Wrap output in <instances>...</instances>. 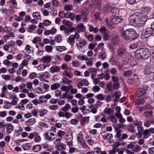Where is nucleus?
Instances as JSON below:
<instances>
[{
    "label": "nucleus",
    "instance_id": "1",
    "mask_svg": "<svg viewBox=\"0 0 154 154\" xmlns=\"http://www.w3.org/2000/svg\"><path fill=\"white\" fill-rule=\"evenodd\" d=\"M138 36L139 34L136 32L134 29H129L123 32L122 37L123 39L128 41L134 40Z\"/></svg>",
    "mask_w": 154,
    "mask_h": 154
},
{
    "label": "nucleus",
    "instance_id": "2",
    "mask_svg": "<svg viewBox=\"0 0 154 154\" xmlns=\"http://www.w3.org/2000/svg\"><path fill=\"white\" fill-rule=\"evenodd\" d=\"M135 56L138 59H146L150 57V52L147 48H140L135 52Z\"/></svg>",
    "mask_w": 154,
    "mask_h": 154
},
{
    "label": "nucleus",
    "instance_id": "3",
    "mask_svg": "<svg viewBox=\"0 0 154 154\" xmlns=\"http://www.w3.org/2000/svg\"><path fill=\"white\" fill-rule=\"evenodd\" d=\"M122 20L121 18L117 16H112L111 17L110 23L107 20H106V25L108 27L111 29L114 27L113 24H117L120 23Z\"/></svg>",
    "mask_w": 154,
    "mask_h": 154
},
{
    "label": "nucleus",
    "instance_id": "4",
    "mask_svg": "<svg viewBox=\"0 0 154 154\" xmlns=\"http://www.w3.org/2000/svg\"><path fill=\"white\" fill-rule=\"evenodd\" d=\"M138 13H136L132 14L129 18V21L130 23L137 28H140V24H139Z\"/></svg>",
    "mask_w": 154,
    "mask_h": 154
},
{
    "label": "nucleus",
    "instance_id": "5",
    "mask_svg": "<svg viewBox=\"0 0 154 154\" xmlns=\"http://www.w3.org/2000/svg\"><path fill=\"white\" fill-rule=\"evenodd\" d=\"M139 24H140V28H137V30H138V32H141L143 30V26L145 23L147 19L146 16L142 13H138Z\"/></svg>",
    "mask_w": 154,
    "mask_h": 154
},
{
    "label": "nucleus",
    "instance_id": "6",
    "mask_svg": "<svg viewBox=\"0 0 154 154\" xmlns=\"http://www.w3.org/2000/svg\"><path fill=\"white\" fill-rule=\"evenodd\" d=\"M99 31L103 37L104 41L108 40L109 38V35L108 30L106 27L102 26L100 29Z\"/></svg>",
    "mask_w": 154,
    "mask_h": 154
},
{
    "label": "nucleus",
    "instance_id": "7",
    "mask_svg": "<svg viewBox=\"0 0 154 154\" xmlns=\"http://www.w3.org/2000/svg\"><path fill=\"white\" fill-rule=\"evenodd\" d=\"M79 35L77 32L74 34V35H69L67 39V42L71 45H73L75 43V39L76 40V41L79 38Z\"/></svg>",
    "mask_w": 154,
    "mask_h": 154
},
{
    "label": "nucleus",
    "instance_id": "8",
    "mask_svg": "<svg viewBox=\"0 0 154 154\" xmlns=\"http://www.w3.org/2000/svg\"><path fill=\"white\" fill-rule=\"evenodd\" d=\"M117 54L119 57L123 58L125 57L129 54L128 52L124 47L119 48L117 50Z\"/></svg>",
    "mask_w": 154,
    "mask_h": 154
},
{
    "label": "nucleus",
    "instance_id": "9",
    "mask_svg": "<svg viewBox=\"0 0 154 154\" xmlns=\"http://www.w3.org/2000/svg\"><path fill=\"white\" fill-rule=\"evenodd\" d=\"M147 85H145L143 86V88H138L137 91V93L138 94V96L140 97L146 93V91L148 88Z\"/></svg>",
    "mask_w": 154,
    "mask_h": 154
},
{
    "label": "nucleus",
    "instance_id": "10",
    "mask_svg": "<svg viewBox=\"0 0 154 154\" xmlns=\"http://www.w3.org/2000/svg\"><path fill=\"white\" fill-rule=\"evenodd\" d=\"M154 72V67L152 66H146L144 69V73L146 75H149Z\"/></svg>",
    "mask_w": 154,
    "mask_h": 154
},
{
    "label": "nucleus",
    "instance_id": "11",
    "mask_svg": "<svg viewBox=\"0 0 154 154\" xmlns=\"http://www.w3.org/2000/svg\"><path fill=\"white\" fill-rule=\"evenodd\" d=\"M128 82L131 85H134L137 86L140 84L139 79L138 77L134 76L133 79H129Z\"/></svg>",
    "mask_w": 154,
    "mask_h": 154
},
{
    "label": "nucleus",
    "instance_id": "12",
    "mask_svg": "<svg viewBox=\"0 0 154 154\" xmlns=\"http://www.w3.org/2000/svg\"><path fill=\"white\" fill-rule=\"evenodd\" d=\"M87 43V41L83 39H78L76 41V45L78 47L82 48V46H85Z\"/></svg>",
    "mask_w": 154,
    "mask_h": 154
},
{
    "label": "nucleus",
    "instance_id": "13",
    "mask_svg": "<svg viewBox=\"0 0 154 154\" xmlns=\"http://www.w3.org/2000/svg\"><path fill=\"white\" fill-rule=\"evenodd\" d=\"M121 96V93L119 91H117L114 93L112 97H114L113 99V100L115 102H117L119 101V99Z\"/></svg>",
    "mask_w": 154,
    "mask_h": 154
},
{
    "label": "nucleus",
    "instance_id": "14",
    "mask_svg": "<svg viewBox=\"0 0 154 154\" xmlns=\"http://www.w3.org/2000/svg\"><path fill=\"white\" fill-rule=\"evenodd\" d=\"M112 6L109 4H106L103 7V12L105 14H108L110 12Z\"/></svg>",
    "mask_w": 154,
    "mask_h": 154
},
{
    "label": "nucleus",
    "instance_id": "15",
    "mask_svg": "<svg viewBox=\"0 0 154 154\" xmlns=\"http://www.w3.org/2000/svg\"><path fill=\"white\" fill-rule=\"evenodd\" d=\"M103 112L105 115L108 116H110L113 114L114 112V110L111 108H106L104 109L103 111Z\"/></svg>",
    "mask_w": 154,
    "mask_h": 154
},
{
    "label": "nucleus",
    "instance_id": "16",
    "mask_svg": "<svg viewBox=\"0 0 154 154\" xmlns=\"http://www.w3.org/2000/svg\"><path fill=\"white\" fill-rule=\"evenodd\" d=\"M61 70L60 66L56 65H54L51 67L50 68V72L51 73H57L60 72Z\"/></svg>",
    "mask_w": 154,
    "mask_h": 154
},
{
    "label": "nucleus",
    "instance_id": "17",
    "mask_svg": "<svg viewBox=\"0 0 154 154\" xmlns=\"http://www.w3.org/2000/svg\"><path fill=\"white\" fill-rule=\"evenodd\" d=\"M61 84L69 85V84H73V82L72 80H69L66 77L63 78L62 81L60 82Z\"/></svg>",
    "mask_w": 154,
    "mask_h": 154
},
{
    "label": "nucleus",
    "instance_id": "18",
    "mask_svg": "<svg viewBox=\"0 0 154 154\" xmlns=\"http://www.w3.org/2000/svg\"><path fill=\"white\" fill-rule=\"evenodd\" d=\"M107 119L112 123L114 124H116L117 122V118L113 114L110 116H107Z\"/></svg>",
    "mask_w": 154,
    "mask_h": 154
},
{
    "label": "nucleus",
    "instance_id": "19",
    "mask_svg": "<svg viewBox=\"0 0 154 154\" xmlns=\"http://www.w3.org/2000/svg\"><path fill=\"white\" fill-rule=\"evenodd\" d=\"M6 132L8 134H10L14 130V126L12 125L9 123H8L6 125Z\"/></svg>",
    "mask_w": 154,
    "mask_h": 154
},
{
    "label": "nucleus",
    "instance_id": "20",
    "mask_svg": "<svg viewBox=\"0 0 154 154\" xmlns=\"http://www.w3.org/2000/svg\"><path fill=\"white\" fill-rule=\"evenodd\" d=\"M152 106L149 104L144 106L139 109V111L141 112L142 111H145L149 110V111L152 110Z\"/></svg>",
    "mask_w": 154,
    "mask_h": 154
},
{
    "label": "nucleus",
    "instance_id": "21",
    "mask_svg": "<svg viewBox=\"0 0 154 154\" xmlns=\"http://www.w3.org/2000/svg\"><path fill=\"white\" fill-rule=\"evenodd\" d=\"M51 60V56L44 57L42 58L41 60L43 63H48L50 62Z\"/></svg>",
    "mask_w": 154,
    "mask_h": 154
},
{
    "label": "nucleus",
    "instance_id": "22",
    "mask_svg": "<svg viewBox=\"0 0 154 154\" xmlns=\"http://www.w3.org/2000/svg\"><path fill=\"white\" fill-rule=\"evenodd\" d=\"M144 116L148 119H150L153 117L152 111H146L144 113Z\"/></svg>",
    "mask_w": 154,
    "mask_h": 154
},
{
    "label": "nucleus",
    "instance_id": "23",
    "mask_svg": "<svg viewBox=\"0 0 154 154\" xmlns=\"http://www.w3.org/2000/svg\"><path fill=\"white\" fill-rule=\"evenodd\" d=\"M138 131V133L137 135V137L138 138L141 137L142 135V132L143 131V128L142 126H139L137 127Z\"/></svg>",
    "mask_w": 154,
    "mask_h": 154
},
{
    "label": "nucleus",
    "instance_id": "24",
    "mask_svg": "<svg viewBox=\"0 0 154 154\" xmlns=\"http://www.w3.org/2000/svg\"><path fill=\"white\" fill-rule=\"evenodd\" d=\"M36 122L35 119L34 118H31L27 120L25 124L27 126H31L34 124Z\"/></svg>",
    "mask_w": 154,
    "mask_h": 154
},
{
    "label": "nucleus",
    "instance_id": "25",
    "mask_svg": "<svg viewBox=\"0 0 154 154\" xmlns=\"http://www.w3.org/2000/svg\"><path fill=\"white\" fill-rule=\"evenodd\" d=\"M119 11V10L118 8L114 7H112L110 13L112 14V16H115V15L118 14Z\"/></svg>",
    "mask_w": 154,
    "mask_h": 154
},
{
    "label": "nucleus",
    "instance_id": "26",
    "mask_svg": "<svg viewBox=\"0 0 154 154\" xmlns=\"http://www.w3.org/2000/svg\"><path fill=\"white\" fill-rule=\"evenodd\" d=\"M112 43L115 45L118 44L119 41V37L117 36H114L112 37L111 39Z\"/></svg>",
    "mask_w": 154,
    "mask_h": 154
},
{
    "label": "nucleus",
    "instance_id": "27",
    "mask_svg": "<svg viewBox=\"0 0 154 154\" xmlns=\"http://www.w3.org/2000/svg\"><path fill=\"white\" fill-rule=\"evenodd\" d=\"M58 148V150H62L66 149V145L63 144L62 143H57L55 146Z\"/></svg>",
    "mask_w": 154,
    "mask_h": 154
},
{
    "label": "nucleus",
    "instance_id": "28",
    "mask_svg": "<svg viewBox=\"0 0 154 154\" xmlns=\"http://www.w3.org/2000/svg\"><path fill=\"white\" fill-rule=\"evenodd\" d=\"M76 28L77 29H80V30L82 32H85V27L82 23H78L76 27Z\"/></svg>",
    "mask_w": 154,
    "mask_h": 154
},
{
    "label": "nucleus",
    "instance_id": "29",
    "mask_svg": "<svg viewBox=\"0 0 154 154\" xmlns=\"http://www.w3.org/2000/svg\"><path fill=\"white\" fill-rule=\"evenodd\" d=\"M98 57L101 60H104L106 57V53L103 50L101 51L99 53Z\"/></svg>",
    "mask_w": 154,
    "mask_h": 154
},
{
    "label": "nucleus",
    "instance_id": "30",
    "mask_svg": "<svg viewBox=\"0 0 154 154\" xmlns=\"http://www.w3.org/2000/svg\"><path fill=\"white\" fill-rule=\"evenodd\" d=\"M86 65L88 67H91L92 66L93 63V61L91 58H88L87 57L85 60Z\"/></svg>",
    "mask_w": 154,
    "mask_h": 154
},
{
    "label": "nucleus",
    "instance_id": "31",
    "mask_svg": "<svg viewBox=\"0 0 154 154\" xmlns=\"http://www.w3.org/2000/svg\"><path fill=\"white\" fill-rule=\"evenodd\" d=\"M145 32L147 33L152 34H154V30L152 28V23L151 24V27L146 28L145 30Z\"/></svg>",
    "mask_w": 154,
    "mask_h": 154
},
{
    "label": "nucleus",
    "instance_id": "32",
    "mask_svg": "<svg viewBox=\"0 0 154 154\" xmlns=\"http://www.w3.org/2000/svg\"><path fill=\"white\" fill-rule=\"evenodd\" d=\"M70 108L71 106L70 105L67 103L65 105L64 107L62 108L61 110L64 112H66L68 111Z\"/></svg>",
    "mask_w": 154,
    "mask_h": 154
},
{
    "label": "nucleus",
    "instance_id": "33",
    "mask_svg": "<svg viewBox=\"0 0 154 154\" xmlns=\"http://www.w3.org/2000/svg\"><path fill=\"white\" fill-rule=\"evenodd\" d=\"M86 140L88 143L90 145H92L94 143V141L92 139L91 137L89 135L86 136Z\"/></svg>",
    "mask_w": 154,
    "mask_h": 154
},
{
    "label": "nucleus",
    "instance_id": "34",
    "mask_svg": "<svg viewBox=\"0 0 154 154\" xmlns=\"http://www.w3.org/2000/svg\"><path fill=\"white\" fill-rule=\"evenodd\" d=\"M112 137V134L110 133L105 134L103 135V138L104 140H110Z\"/></svg>",
    "mask_w": 154,
    "mask_h": 154
},
{
    "label": "nucleus",
    "instance_id": "35",
    "mask_svg": "<svg viewBox=\"0 0 154 154\" xmlns=\"http://www.w3.org/2000/svg\"><path fill=\"white\" fill-rule=\"evenodd\" d=\"M63 75L69 79L71 78L73 75L72 74L71 72H68L66 70L64 71L63 73Z\"/></svg>",
    "mask_w": 154,
    "mask_h": 154
},
{
    "label": "nucleus",
    "instance_id": "36",
    "mask_svg": "<svg viewBox=\"0 0 154 154\" xmlns=\"http://www.w3.org/2000/svg\"><path fill=\"white\" fill-rule=\"evenodd\" d=\"M12 100L10 103L12 105H15L17 103V101H18V99L16 96H14L13 97L11 98Z\"/></svg>",
    "mask_w": 154,
    "mask_h": 154
},
{
    "label": "nucleus",
    "instance_id": "37",
    "mask_svg": "<svg viewBox=\"0 0 154 154\" xmlns=\"http://www.w3.org/2000/svg\"><path fill=\"white\" fill-rule=\"evenodd\" d=\"M39 115L40 116H44L47 112L48 111L45 109H42L39 111Z\"/></svg>",
    "mask_w": 154,
    "mask_h": 154
},
{
    "label": "nucleus",
    "instance_id": "38",
    "mask_svg": "<svg viewBox=\"0 0 154 154\" xmlns=\"http://www.w3.org/2000/svg\"><path fill=\"white\" fill-rule=\"evenodd\" d=\"M106 95L103 94H99L96 96L95 98H97L98 100H104L105 99Z\"/></svg>",
    "mask_w": 154,
    "mask_h": 154
},
{
    "label": "nucleus",
    "instance_id": "39",
    "mask_svg": "<svg viewBox=\"0 0 154 154\" xmlns=\"http://www.w3.org/2000/svg\"><path fill=\"white\" fill-rule=\"evenodd\" d=\"M63 11H60L59 13V16L61 18H69V17L68 16V14H69V13H66L64 14H63L64 16H62L61 15V14H63Z\"/></svg>",
    "mask_w": 154,
    "mask_h": 154
},
{
    "label": "nucleus",
    "instance_id": "40",
    "mask_svg": "<svg viewBox=\"0 0 154 154\" xmlns=\"http://www.w3.org/2000/svg\"><path fill=\"white\" fill-rule=\"evenodd\" d=\"M41 149V146L39 145H36L34 146L32 148L33 151L35 152L40 151Z\"/></svg>",
    "mask_w": 154,
    "mask_h": 154
},
{
    "label": "nucleus",
    "instance_id": "41",
    "mask_svg": "<svg viewBox=\"0 0 154 154\" xmlns=\"http://www.w3.org/2000/svg\"><path fill=\"white\" fill-rule=\"evenodd\" d=\"M32 15L33 18L36 19H41L40 13L38 12H35L32 13Z\"/></svg>",
    "mask_w": 154,
    "mask_h": 154
},
{
    "label": "nucleus",
    "instance_id": "42",
    "mask_svg": "<svg viewBox=\"0 0 154 154\" xmlns=\"http://www.w3.org/2000/svg\"><path fill=\"white\" fill-rule=\"evenodd\" d=\"M85 36L89 41H91L94 39V36L92 35H89L88 33H85Z\"/></svg>",
    "mask_w": 154,
    "mask_h": 154
},
{
    "label": "nucleus",
    "instance_id": "43",
    "mask_svg": "<svg viewBox=\"0 0 154 154\" xmlns=\"http://www.w3.org/2000/svg\"><path fill=\"white\" fill-rule=\"evenodd\" d=\"M35 141L36 143L40 142L41 140V138L40 136L38 135V133L37 132L34 138Z\"/></svg>",
    "mask_w": 154,
    "mask_h": 154
},
{
    "label": "nucleus",
    "instance_id": "44",
    "mask_svg": "<svg viewBox=\"0 0 154 154\" xmlns=\"http://www.w3.org/2000/svg\"><path fill=\"white\" fill-rule=\"evenodd\" d=\"M56 49L57 51L62 52L65 51L66 48V47L64 46H58L56 47Z\"/></svg>",
    "mask_w": 154,
    "mask_h": 154
},
{
    "label": "nucleus",
    "instance_id": "45",
    "mask_svg": "<svg viewBox=\"0 0 154 154\" xmlns=\"http://www.w3.org/2000/svg\"><path fill=\"white\" fill-rule=\"evenodd\" d=\"M60 85L58 83H54L51 86V89L52 90H54L59 88L60 86Z\"/></svg>",
    "mask_w": 154,
    "mask_h": 154
},
{
    "label": "nucleus",
    "instance_id": "46",
    "mask_svg": "<svg viewBox=\"0 0 154 154\" xmlns=\"http://www.w3.org/2000/svg\"><path fill=\"white\" fill-rule=\"evenodd\" d=\"M22 147L23 150H28L31 148V145L30 143H26L23 145Z\"/></svg>",
    "mask_w": 154,
    "mask_h": 154
},
{
    "label": "nucleus",
    "instance_id": "47",
    "mask_svg": "<svg viewBox=\"0 0 154 154\" xmlns=\"http://www.w3.org/2000/svg\"><path fill=\"white\" fill-rule=\"evenodd\" d=\"M63 24L68 26H71L72 24V22L66 20H63L62 21Z\"/></svg>",
    "mask_w": 154,
    "mask_h": 154
},
{
    "label": "nucleus",
    "instance_id": "48",
    "mask_svg": "<svg viewBox=\"0 0 154 154\" xmlns=\"http://www.w3.org/2000/svg\"><path fill=\"white\" fill-rule=\"evenodd\" d=\"M4 103L5 104L3 106L4 109H7L11 107V106L10 102L6 101L4 102Z\"/></svg>",
    "mask_w": 154,
    "mask_h": 154
},
{
    "label": "nucleus",
    "instance_id": "49",
    "mask_svg": "<svg viewBox=\"0 0 154 154\" xmlns=\"http://www.w3.org/2000/svg\"><path fill=\"white\" fill-rule=\"evenodd\" d=\"M142 9L143 11L144 12L148 14L150 12L151 8L150 7L146 6L143 7Z\"/></svg>",
    "mask_w": 154,
    "mask_h": 154
},
{
    "label": "nucleus",
    "instance_id": "50",
    "mask_svg": "<svg viewBox=\"0 0 154 154\" xmlns=\"http://www.w3.org/2000/svg\"><path fill=\"white\" fill-rule=\"evenodd\" d=\"M77 138L78 142L84 140L83 138V134L81 131H80L78 134Z\"/></svg>",
    "mask_w": 154,
    "mask_h": 154
},
{
    "label": "nucleus",
    "instance_id": "51",
    "mask_svg": "<svg viewBox=\"0 0 154 154\" xmlns=\"http://www.w3.org/2000/svg\"><path fill=\"white\" fill-rule=\"evenodd\" d=\"M45 137L46 140L50 141H52L54 139V137H50L48 135V133L47 132L45 133Z\"/></svg>",
    "mask_w": 154,
    "mask_h": 154
},
{
    "label": "nucleus",
    "instance_id": "52",
    "mask_svg": "<svg viewBox=\"0 0 154 154\" xmlns=\"http://www.w3.org/2000/svg\"><path fill=\"white\" fill-rule=\"evenodd\" d=\"M149 130L148 129H145L143 131V133L144 135V138L146 139L150 136V134H149Z\"/></svg>",
    "mask_w": 154,
    "mask_h": 154
},
{
    "label": "nucleus",
    "instance_id": "53",
    "mask_svg": "<svg viewBox=\"0 0 154 154\" xmlns=\"http://www.w3.org/2000/svg\"><path fill=\"white\" fill-rule=\"evenodd\" d=\"M106 88L109 91H112L114 89L113 85L111 82H109L107 85Z\"/></svg>",
    "mask_w": 154,
    "mask_h": 154
},
{
    "label": "nucleus",
    "instance_id": "54",
    "mask_svg": "<svg viewBox=\"0 0 154 154\" xmlns=\"http://www.w3.org/2000/svg\"><path fill=\"white\" fill-rule=\"evenodd\" d=\"M62 38L60 35H57L54 38L55 41L57 43H60L62 41Z\"/></svg>",
    "mask_w": 154,
    "mask_h": 154
},
{
    "label": "nucleus",
    "instance_id": "55",
    "mask_svg": "<svg viewBox=\"0 0 154 154\" xmlns=\"http://www.w3.org/2000/svg\"><path fill=\"white\" fill-rule=\"evenodd\" d=\"M67 88V86H62L60 88V89L61 91L66 92V93L64 94L65 95L68 94L69 92V91L68 90Z\"/></svg>",
    "mask_w": 154,
    "mask_h": 154
},
{
    "label": "nucleus",
    "instance_id": "56",
    "mask_svg": "<svg viewBox=\"0 0 154 154\" xmlns=\"http://www.w3.org/2000/svg\"><path fill=\"white\" fill-rule=\"evenodd\" d=\"M64 9L66 11L72 10V5H67L64 7Z\"/></svg>",
    "mask_w": 154,
    "mask_h": 154
},
{
    "label": "nucleus",
    "instance_id": "57",
    "mask_svg": "<svg viewBox=\"0 0 154 154\" xmlns=\"http://www.w3.org/2000/svg\"><path fill=\"white\" fill-rule=\"evenodd\" d=\"M133 150L135 152H138L141 150V148L138 145H134Z\"/></svg>",
    "mask_w": 154,
    "mask_h": 154
},
{
    "label": "nucleus",
    "instance_id": "58",
    "mask_svg": "<svg viewBox=\"0 0 154 154\" xmlns=\"http://www.w3.org/2000/svg\"><path fill=\"white\" fill-rule=\"evenodd\" d=\"M37 69L38 71H42L46 68V66L44 64H41L37 66Z\"/></svg>",
    "mask_w": 154,
    "mask_h": 154
},
{
    "label": "nucleus",
    "instance_id": "59",
    "mask_svg": "<svg viewBox=\"0 0 154 154\" xmlns=\"http://www.w3.org/2000/svg\"><path fill=\"white\" fill-rule=\"evenodd\" d=\"M6 123L5 122H2L0 123V128L2 130H4L5 128L6 127Z\"/></svg>",
    "mask_w": 154,
    "mask_h": 154
},
{
    "label": "nucleus",
    "instance_id": "60",
    "mask_svg": "<svg viewBox=\"0 0 154 154\" xmlns=\"http://www.w3.org/2000/svg\"><path fill=\"white\" fill-rule=\"evenodd\" d=\"M45 49L46 52L50 53L52 51L53 47L51 46L47 45L45 46Z\"/></svg>",
    "mask_w": 154,
    "mask_h": 154
},
{
    "label": "nucleus",
    "instance_id": "61",
    "mask_svg": "<svg viewBox=\"0 0 154 154\" xmlns=\"http://www.w3.org/2000/svg\"><path fill=\"white\" fill-rule=\"evenodd\" d=\"M132 74V72L131 70H128L125 71L123 73V75L125 77H127L130 75Z\"/></svg>",
    "mask_w": 154,
    "mask_h": 154
},
{
    "label": "nucleus",
    "instance_id": "62",
    "mask_svg": "<svg viewBox=\"0 0 154 154\" xmlns=\"http://www.w3.org/2000/svg\"><path fill=\"white\" fill-rule=\"evenodd\" d=\"M72 59L71 56L69 55L66 54L64 57V60L66 62L70 61Z\"/></svg>",
    "mask_w": 154,
    "mask_h": 154
},
{
    "label": "nucleus",
    "instance_id": "63",
    "mask_svg": "<svg viewBox=\"0 0 154 154\" xmlns=\"http://www.w3.org/2000/svg\"><path fill=\"white\" fill-rule=\"evenodd\" d=\"M36 26L35 25H31L27 29V31L30 32H31V31H32L34 30L36 28Z\"/></svg>",
    "mask_w": 154,
    "mask_h": 154
},
{
    "label": "nucleus",
    "instance_id": "64",
    "mask_svg": "<svg viewBox=\"0 0 154 154\" xmlns=\"http://www.w3.org/2000/svg\"><path fill=\"white\" fill-rule=\"evenodd\" d=\"M117 69L115 68H113L110 70V72L112 75H115L117 73Z\"/></svg>",
    "mask_w": 154,
    "mask_h": 154
}]
</instances>
